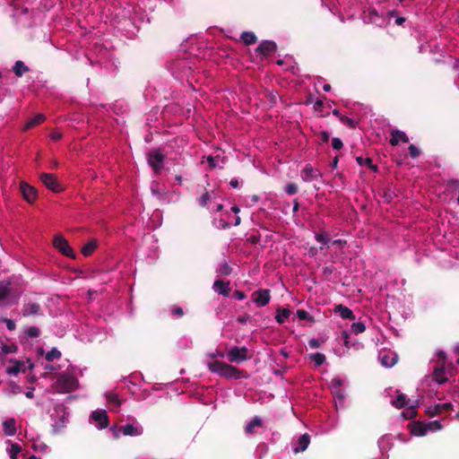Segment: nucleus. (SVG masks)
<instances>
[{
	"instance_id": "nucleus-50",
	"label": "nucleus",
	"mask_w": 459,
	"mask_h": 459,
	"mask_svg": "<svg viewBox=\"0 0 459 459\" xmlns=\"http://www.w3.org/2000/svg\"><path fill=\"white\" fill-rule=\"evenodd\" d=\"M234 296L238 299H244L246 298V295L239 290L235 291Z\"/></svg>"
},
{
	"instance_id": "nucleus-57",
	"label": "nucleus",
	"mask_w": 459,
	"mask_h": 459,
	"mask_svg": "<svg viewBox=\"0 0 459 459\" xmlns=\"http://www.w3.org/2000/svg\"><path fill=\"white\" fill-rule=\"evenodd\" d=\"M404 22V18L403 17H398L396 20H395V23L398 24V25H401L403 24V22Z\"/></svg>"
},
{
	"instance_id": "nucleus-64",
	"label": "nucleus",
	"mask_w": 459,
	"mask_h": 459,
	"mask_svg": "<svg viewBox=\"0 0 459 459\" xmlns=\"http://www.w3.org/2000/svg\"><path fill=\"white\" fill-rule=\"evenodd\" d=\"M323 88H324V90H325V91H330V89H331V87H330V85H329V84H325V85H324V87H323Z\"/></svg>"
},
{
	"instance_id": "nucleus-59",
	"label": "nucleus",
	"mask_w": 459,
	"mask_h": 459,
	"mask_svg": "<svg viewBox=\"0 0 459 459\" xmlns=\"http://www.w3.org/2000/svg\"><path fill=\"white\" fill-rule=\"evenodd\" d=\"M208 161H209V163H210V165H211V166H212V167H215V166H216V165L214 164V162H213V161H214V160H213V158H212V157H209V158H208Z\"/></svg>"
},
{
	"instance_id": "nucleus-47",
	"label": "nucleus",
	"mask_w": 459,
	"mask_h": 459,
	"mask_svg": "<svg viewBox=\"0 0 459 459\" xmlns=\"http://www.w3.org/2000/svg\"><path fill=\"white\" fill-rule=\"evenodd\" d=\"M297 316L301 320H305L308 317V315L305 310L299 309L297 311Z\"/></svg>"
},
{
	"instance_id": "nucleus-20",
	"label": "nucleus",
	"mask_w": 459,
	"mask_h": 459,
	"mask_svg": "<svg viewBox=\"0 0 459 459\" xmlns=\"http://www.w3.org/2000/svg\"><path fill=\"white\" fill-rule=\"evenodd\" d=\"M125 436H139L143 433V428L140 426L126 425L122 428Z\"/></svg>"
},
{
	"instance_id": "nucleus-43",
	"label": "nucleus",
	"mask_w": 459,
	"mask_h": 459,
	"mask_svg": "<svg viewBox=\"0 0 459 459\" xmlns=\"http://www.w3.org/2000/svg\"><path fill=\"white\" fill-rule=\"evenodd\" d=\"M409 152H410V155L412 157V158H416L420 155V150L415 146V145H411L409 147Z\"/></svg>"
},
{
	"instance_id": "nucleus-3",
	"label": "nucleus",
	"mask_w": 459,
	"mask_h": 459,
	"mask_svg": "<svg viewBox=\"0 0 459 459\" xmlns=\"http://www.w3.org/2000/svg\"><path fill=\"white\" fill-rule=\"evenodd\" d=\"M207 366H208V368L210 369V371H212L213 373H217L225 377L238 379L243 377L242 372L239 371L238 368H236L235 367H233L231 365L223 363V362H220V361L209 362L207 364Z\"/></svg>"
},
{
	"instance_id": "nucleus-19",
	"label": "nucleus",
	"mask_w": 459,
	"mask_h": 459,
	"mask_svg": "<svg viewBox=\"0 0 459 459\" xmlns=\"http://www.w3.org/2000/svg\"><path fill=\"white\" fill-rule=\"evenodd\" d=\"M309 443H310L309 436L307 434L302 435L299 438V446H296L293 448L294 453L298 454L300 452H304L307 448Z\"/></svg>"
},
{
	"instance_id": "nucleus-33",
	"label": "nucleus",
	"mask_w": 459,
	"mask_h": 459,
	"mask_svg": "<svg viewBox=\"0 0 459 459\" xmlns=\"http://www.w3.org/2000/svg\"><path fill=\"white\" fill-rule=\"evenodd\" d=\"M310 359L312 361L315 362L316 365L320 366L322 365L325 360V356L322 353H314L310 355Z\"/></svg>"
},
{
	"instance_id": "nucleus-51",
	"label": "nucleus",
	"mask_w": 459,
	"mask_h": 459,
	"mask_svg": "<svg viewBox=\"0 0 459 459\" xmlns=\"http://www.w3.org/2000/svg\"><path fill=\"white\" fill-rule=\"evenodd\" d=\"M223 356H224V354L222 352L218 351L209 354V357L211 359H214V358H217V357H221L222 358Z\"/></svg>"
},
{
	"instance_id": "nucleus-5",
	"label": "nucleus",
	"mask_w": 459,
	"mask_h": 459,
	"mask_svg": "<svg viewBox=\"0 0 459 459\" xmlns=\"http://www.w3.org/2000/svg\"><path fill=\"white\" fill-rule=\"evenodd\" d=\"M20 189H21L22 197L24 198V200L26 202L32 204L36 201V199L38 197V191L34 186L29 185L25 181H22L20 183Z\"/></svg>"
},
{
	"instance_id": "nucleus-55",
	"label": "nucleus",
	"mask_w": 459,
	"mask_h": 459,
	"mask_svg": "<svg viewBox=\"0 0 459 459\" xmlns=\"http://www.w3.org/2000/svg\"><path fill=\"white\" fill-rule=\"evenodd\" d=\"M173 313H174L175 315H178V316H182V315H183V311H182V309H181V308H179V307L175 308V309L173 310Z\"/></svg>"
},
{
	"instance_id": "nucleus-61",
	"label": "nucleus",
	"mask_w": 459,
	"mask_h": 459,
	"mask_svg": "<svg viewBox=\"0 0 459 459\" xmlns=\"http://www.w3.org/2000/svg\"><path fill=\"white\" fill-rule=\"evenodd\" d=\"M239 223H240V217H239V216H237V217L235 218L234 225L238 226Z\"/></svg>"
},
{
	"instance_id": "nucleus-17",
	"label": "nucleus",
	"mask_w": 459,
	"mask_h": 459,
	"mask_svg": "<svg viewBox=\"0 0 459 459\" xmlns=\"http://www.w3.org/2000/svg\"><path fill=\"white\" fill-rule=\"evenodd\" d=\"M4 432L7 436H13L16 432V421L11 418L3 422Z\"/></svg>"
},
{
	"instance_id": "nucleus-42",
	"label": "nucleus",
	"mask_w": 459,
	"mask_h": 459,
	"mask_svg": "<svg viewBox=\"0 0 459 459\" xmlns=\"http://www.w3.org/2000/svg\"><path fill=\"white\" fill-rule=\"evenodd\" d=\"M108 400L109 403H114L117 407L120 405V400L118 399L117 395L115 394H111L108 396Z\"/></svg>"
},
{
	"instance_id": "nucleus-38",
	"label": "nucleus",
	"mask_w": 459,
	"mask_h": 459,
	"mask_svg": "<svg viewBox=\"0 0 459 459\" xmlns=\"http://www.w3.org/2000/svg\"><path fill=\"white\" fill-rule=\"evenodd\" d=\"M9 294V288L4 284H0V300L4 301Z\"/></svg>"
},
{
	"instance_id": "nucleus-7",
	"label": "nucleus",
	"mask_w": 459,
	"mask_h": 459,
	"mask_svg": "<svg viewBox=\"0 0 459 459\" xmlns=\"http://www.w3.org/2000/svg\"><path fill=\"white\" fill-rule=\"evenodd\" d=\"M164 155L158 150H154L149 153L148 162L155 172H159L162 168Z\"/></svg>"
},
{
	"instance_id": "nucleus-31",
	"label": "nucleus",
	"mask_w": 459,
	"mask_h": 459,
	"mask_svg": "<svg viewBox=\"0 0 459 459\" xmlns=\"http://www.w3.org/2000/svg\"><path fill=\"white\" fill-rule=\"evenodd\" d=\"M241 39L245 44L250 45L255 42V36L253 32H243L241 35Z\"/></svg>"
},
{
	"instance_id": "nucleus-18",
	"label": "nucleus",
	"mask_w": 459,
	"mask_h": 459,
	"mask_svg": "<svg viewBox=\"0 0 459 459\" xmlns=\"http://www.w3.org/2000/svg\"><path fill=\"white\" fill-rule=\"evenodd\" d=\"M212 288L215 292L222 294L223 296H228L230 293L229 283L220 280L214 281Z\"/></svg>"
},
{
	"instance_id": "nucleus-44",
	"label": "nucleus",
	"mask_w": 459,
	"mask_h": 459,
	"mask_svg": "<svg viewBox=\"0 0 459 459\" xmlns=\"http://www.w3.org/2000/svg\"><path fill=\"white\" fill-rule=\"evenodd\" d=\"M332 146L335 150H340L342 147V142L339 138H333L332 141Z\"/></svg>"
},
{
	"instance_id": "nucleus-39",
	"label": "nucleus",
	"mask_w": 459,
	"mask_h": 459,
	"mask_svg": "<svg viewBox=\"0 0 459 459\" xmlns=\"http://www.w3.org/2000/svg\"><path fill=\"white\" fill-rule=\"evenodd\" d=\"M26 334L29 337H37L39 334V330L36 326H30L26 330Z\"/></svg>"
},
{
	"instance_id": "nucleus-58",
	"label": "nucleus",
	"mask_w": 459,
	"mask_h": 459,
	"mask_svg": "<svg viewBox=\"0 0 459 459\" xmlns=\"http://www.w3.org/2000/svg\"><path fill=\"white\" fill-rule=\"evenodd\" d=\"M230 186H233V187H235V188H236V187H238V180H236V179H232V180L230 181Z\"/></svg>"
},
{
	"instance_id": "nucleus-37",
	"label": "nucleus",
	"mask_w": 459,
	"mask_h": 459,
	"mask_svg": "<svg viewBox=\"0 0 459 459\" xmlns=\"http://www.w3.org/2000/svg\"><path fill=\"white\" fill-rule=\"evenodd\" d=\"M357 161L360 166H368L371 169H376V166L372 164V160L370 159H363L361 157H358Z\"/></svg>"
},
{
	"instance_id": "nucleus-15",
	"label": "nucleus",
	"mask_w": 459,
	"mask_h": 459,
	"mask_svg": "<svg viewBox=\"0 0 459 459\" xmlns=\"http://www.w3.org/2000/svg\"><path fill=\"white\" fill-rule=\"evenodd\" d=\"M410 429H411V433L416 437H422L427 434L426 427H425L424 423H422L420 421H415V422L411 423Z\"/></svg>"
},
{
	"instance_id": "nucleus-10",
	"label": "nucleus",
	"mask_w": 459,
	"mask_h": 459,
	"mask_svg": "<svg viewBox=\"0 0 459 459\" xmlns=\"http://www.w3.org/2000/svg\"><path fill=\"white\" fill-rule=\"evenodd\" d=\"M91 419L96 422L97 427L100 429H104L108 426V416L106 411L99 410L93 411Z\"/></svg>"
},
{
	"instance_id": "nucleus-54",
	"label": "nucleus",
	"mask_w": 459,
	"mask_h": 459,
	"mask_svg": "<svg viewBox=\"0 0 459 459\" xmlns=\"http://www.w3.org/2000/svg\"><path fill=\"white\" fill-rule=\"evenodd\" d=\"M342 337H343V339H344V344H345V346H346V347H348V339H349V334H348V333L343 332V333H342Z\"/></svg>"
},
{
	"instance_id": "nucleus-36",
	"label": "nucleus",
	"mask_w": 459,
	"mask_h": 459,
	"mask_svg": "<svg viewBox=\"0 0 459 459\" xmlns=\"http://www.w3.org/2000/svg\"><path fill=\"white\" fill-rule=\"evenodd\" d=\"M39 306L37 304H29L24 307V315L30 316L37 314L39 311Z\"/></svg>"
},
{
	"instance_id": "nucleus-2",
	"label": "nucleus",
	"mask_w": 459,
	"mask_h": 459,
	"mask_svg": "<svg viewBox=\"0 0 459 459\" xmlns=\"http://www.w3.org/2000/svg\"><path fill=\"white\" fill-rule=\"evenodd\" d=\"M77 387L78 380L74 375L68 372L60 374L57 377L56 383L52 385L54 391L62 394L72 392Z\"/></svg>"
},
{
	"instance_id": "nucleus-14",
	"label": "nucleus",
	"mask_w": 459,
	"mask_h": 459,
	"mask_svg": "<svg viewBox=\"0 0 459 459\" xmlns=\"http://www.w3.org/2000/svg\"><path fill=\"white\" fill-rule=\"evenodd\" d=\"M276 46L273 41H264L257 47L256 51L262 56H266L273 52Z\"/></svg>"
},
{
	"instance_id": "nucleus-12",
	"label": "nucleus",
	"mask_w": 459,
	"mask_h": 459,
	"mask_svg": "<svg viewBox=\"0 0 459 459\" xmlns=\"http://www.w3.org/2000/svg\"><path fill=\"white\" fill-rule=\"evenodd\" d=\"M381 364L385 368H391L397 362V356L392 351H385L380 354Z\"/></svg>"
},
{
	"instance_id": "nucleus-63",
	"label": "nucleus",
	"mask_w": 459,
	"mask_h": 459,
	"mask_svg": "<svg viewBox=\"0 0 459 459\" xmlns=\"http://www.w3.org/2000/svg\"><path fill=\"white\" fill-rule=\"evenodd\" d=\"M333 244L342 245V244H345V242H344V241H342V240H341V239H338V240H334V241L333 242Z\"/></svg>"
},
{
	"instance_id": "nucleus-6",
	"label": "nucleus",
	"mask_w": 459,
	"mask_h": 459,
	"mask_svg": "<svg viewBox=\"0 0 459 459\" xmlns=\"http://www.w3.org/2000/svg\"><path fill=\"white\" fill-rule=\"evenodd\" d=\"M247 352V350L244 347H233L228 351V359L230 362H242L248 358Z\"/></svg>"
},
{
	"instance_id": "nucleus-45",
	"label": "nucleus",
	"mask_w": 459,
	"mask_h": 459,
	"mask_svg": "<svg viewBox=\"0 0 459 459\" xmlns=\"http://www.w3.org/2000/svg\"><path fill=\"white\" fill-rule=\"evenodd\" d=\"M2 321L5 323L6 327L10 331H13L15 329V323L13 320L5 318V319H3Z\"/></svg>"
},
{
	"instance_id": "nucleus-32",
	"label": "nucleus",
	"mask_w": 459,
	"mask_h": 459,
	"mask_svg": "<svg viewBox=\"0 0 459 459\" xmlns=\"http://www.w3.org/2000/svg\"><path fill=\"white\" fill-rule=\"evenodd\" d=\"M416 405H410L405 411L402 412V415L404 419H411L416 415Z\"/></svg>"
},
{
	"instance_id": "nucleus-26",
	"label": "nucleus",
	"mask_w": 459,
	"mask_h": 459,
	"mask_svg": "<svg viewBox=\"0 0 459 459\" xmlns=\"http://www.w3.org/2000/svg\"><path fill=\"white\" fill-rule=\"evenodd\" d=\"M9 446L7 447V453L9 454L11 459H17L18 454L21 452V446L17 444L7 442Z\"/></svg>"
},
{
	"instance_id": "nucleus-4",
	"label": "nucleus",
	"mask_w": 459,
	"mask_h": 459,
	"mask_svg": "<svg viewBox=\"0 0 459 459\" xmlns=\"http://www.w3.org/2000/svg\"><path fill=\"white\" fill-rule=\"evenodd\" d=\"M53 247L62 255L74 258L75 256L73 248L68 241L62 235H56L53 238Z\"/></svg>"
},
{
	"instance_id": "nucleus-62",
	"label": "nucleus",
	"mask_w": 459,
	"mask_h": 459,
	"mask_svg": "<svg viewBox=\"0 0 459 459\" xmlns=\"http://www.w3.org/2000/svg\"><path fill=\"white\" fill-rule=\"evenodd\" d=\"M232 212H235V213H238L239 212V208L238 206H233L231 208Z\"/></svg>"
},
{
	"instance_id": "nucleus-30",
	"label": "nucleus",
	"mask_w": 459,
	"mask_h": 459,
	"mask_svg": "<svg viewBox=\"0 0 459 459\" xmlns=\"http://www.w3.org/2000/svg\"><path fill=\"white\" fill-rule=\"evenodd\" d=\"M29 70L28 66L22 61H17L13 66V72L17 76H22L24 73Z\"/></svg>"
},
{
	"instance_id": "nucleus-49",
	"label": "nucleus",
	"mask_w": 459,
	"mask_h": 459,
	"mask_svg": "<svg viewBox=\"0 0 459 459\" xmlns=\"http://www.w3.org/2000/svg\"><path fill=\"white\" fill-rule=\"evenodd\" d=\"M62 137V134L58 131L50 134V138L54 141H57Z\"/></svg>"
},
{
	"instance_id": "nucleus-40",
	"label": "nucleus",
	"mask_w": 459,
	"mask_h": 459,
	"mask_svg": "<svg viewBox=\"0 0 459 459\" xmlns=\"http://www.w3.org/2000/svg\"><path fill=\"white\" fill-rule=\"evenodd\" d=\"M344 400V395L341 392L334 393V401L336 406H342Z\"/></svg>"
},
{
	"instance_id": "nucleus-21",
	"label": "nucleus",
	"mask_w": 459,
	"mask_h": 459,
	"mask_svg": "<svg viewBox=\"0 0 459 459\" xmlns=\"http://www.w3.org/2000/svg\"><path fill=\"white\" fill-rule=\"evenodd\" d=\"M44 116L42 114H37L33 117L30 118L26 124L24 125L23 129L29 130L32 128L33 126L42 123L44 121Z\"/></svg>"
},
{
	"instance_id": "nucleus-23",
	"label": "nucleus",
	"mask_w": 459,
	"mask_h": 459,
	"mask_svg": "<svg viewBox=\"0 0 459 459\" xmlns=\"http://www.w3.org/2000/svg\"><path fill=\"white\" fill-rule=\"evenodd\" d=\"M97 246H98L97 240H95V239L91 240L90 242H88L82 247V255L85 256L91 255L93 253V251L96 249Z\"/></svg>"
},
{
	"instance_id": "nucleus-22",
	"label": "nucleus",
	"mask_w": 459,
	"mask_h": 459,
	"mask_svg": "<svg viewBox=\"0 0 459 459\" xmlns=\"http://www.w3.org/2000/svg\"><path fill=\"white\" fill-rule=\"evenodd\" d=\"M335 311L338 312L342 318H345V319H354L355 318L352 311L347 307L338 305L335 307Z\"/></svg>"
},
{
	"instance_id": "nucleus-46",
	"label": "nucleus",
	"mask_w": 459,
	"mask_h": 459,
	"mask_svg": "<svg viewBox=\"0 0 459 459\" xmlns=\"http://www.w3.org/2000/svg\"><path fill=\"white\" fill-rule=\"evenodd\" d=\"M210 199V195L208 193L204 194L200 198V204L205 206L207 204L208 200Z\"/></svg>"
},
{
	"instance_id": "nucleus-1",
	"label": "nucleus",
	"mask_w": 459,
	"mask_h": 459,
	"mask_svg": "<svg viewBox=\"0 0 459 459\" xmlns=\"http://www.w3.org/2000/svg\"><path fill=\"white\" fill-rule=\"evenodd\" d=\"M437 358V365L434 368L432 378L438 385L446 383L449 377L453 376L455 367L452 364L446 363V355L443 351L436 353Z\"/></svg>"
},
{
	"instance_id": "nucleus-25",
	"label": "nucleus",
	"mask_w": 459,
	"mask_h": 459,
	"mask_svg": "<svg viewBox=\"0 0 459 459\" xmlns=\"http://www.w3.org/2000/svg\"><path fill=\"white\" fill-rule=\"evenodd\" d=\"M391 403L397 409H401L408 404L406 396L403 394H398L396 398L391 401Z\"/></svg>"
},
{
	"instance_id": "nucleus-52",
	"label": "nucleus",
	"mask_w": 459,
	"mask_h": 459,
	"mask_svg": "<svg viewBox=\"0 0 459 459\" xmlns=\"http://www.w3.org/2000/svg\"><path fill=\"white\" fill-rule=\"evenodd\" d=\"M309 346H310L311 348H314V349H315V348H318V347H319V342H318V341H317V340H316V339H312V340H310V341H309Z\"/></svg>"
},
{
	"instance_id": "nucleus-60",
	"label": "nucleus",
	"mask_w": 459,
	"mask_h": 459,
	"mask_svg": "<svg viewBox=\"0 0 459 459\" xmlns=\"http://www.w3.org/2000/svg\"><path fill=\"white\" fill-rule=\"evenodd\" d=\"M26 397L28 398H32L33 397V392L32 391H29L25 394Z\"/></svg>"
},
{
	"instance_id": "nucleus-28",
	"label": "nucleus",
	"mask_w": 459,
	"mask_h": 459,
	"mask_svg": "<svg viewBox=\"0 0 459 459\" xmlns=\"http://www.w3.org/2000/svg\"><path fill=\"white\" fill-rule=\"evenodd\" d=\"M424 425L426 427V433L436 432L443 428L438 420L429 421L428 423H424Z\"/></svg>"
},
{
	"instance_id": "nucleus-35",
	"label": "nucleus",
	"mask_w": 459,
	"mask_h": 459,
	"mask_svg": "<svg viewBox=\"0 0 459 459\" xmlns=\"http://www.w3.org/2000/svg\"><path fill=\"white\" fill-rule=\"evenodd\" d=\"M61 357V352L56 348L52 349L46 354V359L48 361H52L54 359H57Z\"/></svg>"
},
{
	"instance_id": "nucleus-24",
	"label": "nucleus",
	"mask_w": 459,
	"mask_h": 459,
	"mask_svg": "<svg viewBox=\"0 0 459 459\" xmlns=\"http://www.w3.org/2000/svg\"><path fill=\"white\" fill-rule=\"evenodd\" d=\"M451 407L450 403H443V404H437L434 406L433 408H429L428 410V413L430 416H435L442 412V411H446Z\"/></svg>"
},
{
	"instance_id": "nucleus-56",
	"label": "nucleus",
	"mask_w": 459,
	"mask_h": 459,
	"mask_svg": "<svg viewBox=\"0 0 459 459\" xmlns=\"http://www.w3.org/2000/svg\"><path fill=\"white\" fill-rule=\"evenodd\" d=\"M3 350L4 352L8 353V352L14 351L16 350V348L15 347H13V348L4 347Z\"/></svg>"
},
{
	"instance_id": "nucleus-34",
	"label": "nucleus",
	"mask_w": 459,
	"mask_h": 459,
	"mask_svg": "<svg viewBox=\"0 0 459 459\" xmlns=\"http://www.w3.org/2000/svg\"><path fill=\"white\" fill-rule=\"evenodd\" d=\"M366 330V326L362 322L353 323L351 325V332L355 334L363 333Z\"/></svg>"
},
{
	"instance_id": "nucleus-29",
	"label": "nucleus",
	"mask_w": 459,
	"mask_h": 459,
	"mask_svg": "<svg viewBox=\"0 0 459 459\" xmlns=\"http://www.w3.org/2000/svg\"><path fill=\"white\" fill-rule=\"evenodd\" d=\"M290 315V311L287 308H279L277 310L276 320L282 324Z\"/></svg>"
},
{
	"instance_id": "nucleus-13",
	"label": "nucleus",
	"mask_w": 459,
	"mask_h": 459,
	"mask_svg": "<svg viewBox=\"0 0 459 459\" xmlns=\"http://www.w3.org/2000/svg\"><path fill=\"white\" fill-rule=\"evenodd\" d=\"M10 366L6 368V373L9 375H17L20 372L25 371V363L20 360H10Z\"/></svg>"
},
{
	"instance_id": "nucleus-41",
	"label": "nucleus",
	"mask_w": 459,
	"mask_h": 459,
	"mask_svg": "<svg viewBox=\"0 0 459 459\" xmlns=\"http://www.w3.org/2000/svg\"><path fill=\"white\" fill-rule=\"evenodd\" d=\"M285 191L289 195H294L298 191V186L293 183H290L286 186Z\"/></svg>"
},
{
	"instance_id": "nucleus-27",
	"label": "nucleus",
	"mask_w": 459,
	"mask_h": 459,
	"mask_svg": "<svg viewBox=\"0 0 459 459\" xmlns=\"http://www.w3.org/2000/svg\"><path fill=\"white\" fill-rule=\"evenodd\" d=\"M261 426H262V420L258 417H255L246 426V432L252 434L255 432V428H259Z\"/></svg>"
},
{
	"instance_id": "nucleus-11",
	"label": "nucleus",
	"mask_w": 459,
	"mask_h": 459,
	"mask_svg": "<svg viewBox=\"0 0 459 459\" xmlns=\"http://www.w3.org/2000/svg\"><path fill=\"white\" fill-rule=\"evenodd\" d=\"M319 177H321V173L309 165L306 166L301 171V178L306 182H310Z\"/></svg>"
},
{
	"instance_id": "nucleus-16",
	"label": "nucleus",
	"mask_w": 459,
	"mask_h": 459,
	"mask_svg": "<svg viewBox=\"0 0 459 459\" xmlns=\"http://www.w3.org/2000/svg\"><path fill=\"white\" fill-rule=\"evenodd\" d=\"M391 135H392V138H391L390 142L393 145H396L400 142L407 143L409 141L405 133L399 131V130H393Z\"/></svg>"
},
{
	"instance_id": "nucleus-48",
	"label": "nucleus",
	"mask_w": 459,
	"mask_h": 459,
	"mask_svg": "<svg viewBox=\"0 0 459 459\" xmlns=\"http://www.w3.org/2000/svg\"><path fill=\"white\" fill-rule=\"evenodd\" d=\"M316 238L320 243H323V244H326L327 243V238H326V235H325V234H317L316 236Z\"/></svg>"
},
{
	"instance_id": "nucleus-9",
	"label": "nucleus",
	"mask_w": 459,
	"mask_h": 459,
	"mask_svg": "<svg viewBox=\"0 0 459 459\" xmlns=\"http://www.w3.org/2000/svg\"><path fill=\"white\" fill-rule=\"evenodd\" d=\"M40 179L42 183L51 191L58 192L61 190V187L54 175L43 173L40 176Z\"/></svg>"
},
{
	"instance_id": "nucleus-53",
	"label": "nucleus",
	"mask_w": 459,
	"mask_h": 459,
	"mask_svg": "<svg viewBox=\"0 0 459 459\" xmlns=\"http://www.w3.org/2000/svg\"><path fill=\"white\" fill-rule=\"evenodd\" d=\"M321 136L324 142H327L329 140V134L326 132H322Z\"/></svg>"
},
{
	"instance_id": "nucleus-8",
	"label": "nucleus",
	"mask_w": 459,
	"mask_h": 459,
	"mask_svg": "<svg viewBox=\"0 0 459 459\" xmlns=\"http://www.w3.org/2000/svg\"><path fill=\"white\" fill-rule=\"evenodd\" d=\"M270 292L268 290L255 291L252 295V299L257 307H264L270 301Z\"/></svg>"
}]
</instances>
